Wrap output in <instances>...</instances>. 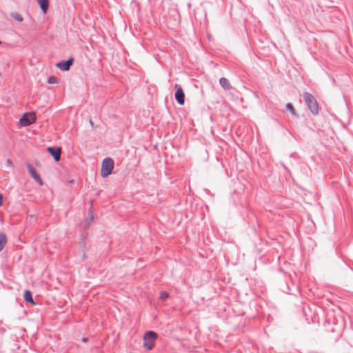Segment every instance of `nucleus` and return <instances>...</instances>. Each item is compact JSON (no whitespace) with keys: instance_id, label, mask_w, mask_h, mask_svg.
<instances>
[{"instance_id":"nucleus-10","label":"nucleus","mask_w":353,"mask_h":353,"mask_svg":"<svg viewBox=\"0 0 353 353\" xmlns=\"http://www.w3.org/2000/svg\"><path fill=\"white\" fill-rule=\"evenodd\" d=\"M24 299L29 303H31L32 304L34 305V302L33 301L32 293L30 290H26L24 293Z\"/></svg>"},{"instance_id":"nucleus-21","label":"nucleus","mask_w":353,"mask_h":353,"mask_svg":"<svg viewBox=\"0 0 353 353\" xmlns=\"http://www.w3.org/2000/svg\"><path fill=\"white\" fill-rule=\"evenodd\" d=\"M90 123L91 125H93V123H92V120L90 121Z\"/></svg>"},{"instance_id":"nucleus-4","label":"nucleus","mask_w":353,"mask_h":353,"mask_svg":"<svg viewBox=\"0 0 353 353\" xmlns=\"http://www.w3.org/2000/svg\"><path fill=\"white\" fill-rule=\"evenodd\" d=\"M36 121V115L34 112L25 113L19 119V123L21 126H28L34 123Z\"/></svg>"},{"instance_id":"nucleus-3","label":"nucleus","mask_w":353,"mask_h":353,"mask_svg":"<svg viewBox=\"0 0 353 353\" xmlns=\"http://www.w3.org/2000/svg\"><path fill=\"white\" fill-rule=\"evenodd\" d=\"M157 334L153 331H148L143 336V347L148 350H152L154 345Z\"/></svg>"},{"instance_id":"nucleus-16","label":"nucleus","mask_w":353,"mask_h":353,"mask_svg":"<svg viewBox=\"0 0 353 353\" xmlns=\"http://www.w3.org/2000/svg\"><path fill=\"white\" fill-rule=\"evenodd\" d=\"M169 296V294L165 291H162L160 293V299L162 301H165L166 299H168Z\"/></svg>"},{"instance_id":"nucleus-15","label":"nucleus","mask_w":353,"mask_h":353,"mask_svg":"<svg viewBox=\"0 0 353 353\" xmlns=\"http://www.w3.org/2000/svg\"><path fill=\"white\" fill-rule=\"evenodd\" d=\"M58 82L57 77L54 76L49 77L48 78V83L50 84L57 83Z\"/></svg>"},{"instance_id":"nucleus-19","label":"nucleus","mask_w":353,"mask_h":353,"mask_svg":"<svg viewBox=\"0 0 353 353\" xmlns=\"http://www.w3.org/2000/svg\"><path fill=\"white\" fill-rule=\"evenodd\" d=\"M7 163H8V164H11V161H10V159H8V160H7Z\"/></svg>"},{"instance_id":"nucleus-12","label":"nucleus","mask_w":353,"mask_h":353,"mask_svg":"<svg viewBox=\"0 0 353 353\" xmlns=\"http://www.w3.org/2000/svg\"><path fill=\"white\" fill-rule=\"evenodd\" d=\"M41 9L46 12L48 7V0H38Z\"/></svg>"},{"instance_id":"nucleus-13","label":"nucleus","mask_w":353,"mask_h":353,"mask_svg":"<svg viewBox=\"0 0 353 353\" xmlns=\"http://www.w3.org/2000/svg\"><path fill=\"white\" fill-rule=\"evenodd\" d=\"M10 16L16 21L19 22H22L23 20V18L22 16L18 13L17 12H12L10 13Z\"/></svg>"},{"instance_id":"nucleus-2","label":"nucleus","mask_w":353,"mask_h":353,"mask_svg":"<svg viewBox=\"0 0 353 353\" xmlns=\"http://www.w3.org/2000/svg\"><path fill=\"white\" fill-rule=\"evenodd\" d=\"M114 168V161L110 158L107 157L103 159L101 164V175L102 177H107L109 176Z\"/></svg>"},{"instance_id":"nucleus-5","label":"nucleus","mask_w":353,"mask_h":353,"mask_svg":"<svg viewBox=\"0 0 353 353\" xmlns=\"http://www.w3.org/2000/svg\"><path fill=\"white\" fill-rule=\"evenodd\" d=\"M175 88H176L175 99L178 102L179 104L183 105L184 102H185V94H184L183 90L181 88V87L178 84L175 85Z\"/></svg>"},{"instance_id":"nucleus-18","label":"nucleus","mask_w":353,"mask_h":353,"mask_svg":"<svg viewBox=\"0 0 353 353\" xmlns=\"http://www.w3.org/2000/svg\"><path fill=\"white\" fill-rule=\"evenodd\" d=\"M90 214L91 216V219L92 220L94 219L93 217V214H92V212H90Z\"/></svg>"},{"instance_id":"nucleus-9","label":"nucleus","mask_w":353,"mask_h":353,"mask_svg":"<svg viewBox=\"0 0 353 353\" xmlns=\"http://www.w3.org/2000/svg\"><path fill=\"white\" fill-rule=\"evenodd\" d=\"M219 83H220V85L225 89V90H229L231 86H230V83L228 81V79L225 78V77H221L220 79H219Z\"/></svg>"},{"instance_id":"nucleus-20","label":"nucleus","mask_w":353,"mask_h":353,"mask_svg":"<svg viewBox=\"0 0 353 353\" xmlns=\"http://www.w3.org/2000/svg\"><path fill=\"white\" fill-rule=\"evenodd\" d=\"M82 341H84V342H85V341H87V339H86V338H83V339H82Z\"/></svg>"},{"instance_id":"nucleus-14","label":"nucleus","mask_w":353,"mask_h":353,"mask_svg":"<svg viewBox=\"0 0 353 353\" xmlns=\"http://www.w3.org/2000/svg\"><path fill=\"white\" fill-rule=\"evenodd\" d=\"M286 109L290 110L293 115H296V110L294 108V106L292 103H289L286 104Z\"/></svg>"},{"instance_id":"nucleus-8","label":"nucleus","mask_w":353,"mask_h":353,"mask_svg":"<svg viewBox=\"0 0 353 353\" xmlns=\"http://www.w3.org/2000/svg\"><path fill=\"white\" fill-rule=\"evenodd\" d=\"M27 168H28V172L30 173V174L31 175V176L37 181L38 182L40 185H42L43 184V182H42V180L40 177V176L37 174L36 170L34 168H33L30 164L28 163L27 164Z\"/></svg>"},{"instance_id":"nucleus-1","label":"nucleus","mask_w":353,"mask_h":353,"mask_svg":"<svg viewBox=\"0 0 353 353\" xmlns=\"http://www.w3.org/2000/svg\"><path fill=\"white\" fill-rule=\"evenodd\" d=\"M303 97L305 99V101L308 107V108L310 110L311 112L316 115L319 114V105L317 101L314 98V97L309 93V92H305L303 94Z\"/></svg>"},{"instance_id":"nucleus-7","label":"nucleus","mask_w":353,"mask_h":353,"mask_svg":"<svg viewBox=\"0 0 353 353\" xmlns=\"http://www.w3.org/2000/svg\"><path fill=\"white\" fill-rule=\"evenodd\" d=\"M74 61V59L72 58L69 59L66 61H61L56 64L57 67L59 68L60 70L63 71H68L69 70L71 65L72 64Z\"/></svg>"},{"instance_id":"nucleus-17","label":"nucleus","mask_w":353,"mask_h":353,"mask_svg":"<svg viewBox=\"0 0 353 353\" xmlns=\"http://www.w3.org/2000/svg\"><path fill=\"white\" fill-rule=\"evenodd\" d=\"M3 195L0 193V206L2 205Z\"/></svg>"},{"instance_id":"nucleus-6","label":"nucleus","mask_w":353,"mask_h":353,"mask_svg":"<svg viewBox=\"0 0 353 353\" xmlns=\"http://www.w3.org/2000/svg\"><path fill=\"white\" fill-rule=\"evenodd\" d=\"M47 150L49 152V153L53 157L54 159L56 161H59L60 160L61 152V150L60 148L49 147Z\"/></svg>"},{"instance_id":"nucleus-11","label":"nucleus","mask_w":353,"mask_h":353,"mask_svg":"<svg viewBox=\"0 0 353 353\" xmlns=\"http://www.w3.org/2000/svg\"><path fill=\"white\" fill-rule=\"evenodd\" d=\"M7 243V237L5 234H0V252L3 250L5 245Z\"/></svg>"}]
</instances>
